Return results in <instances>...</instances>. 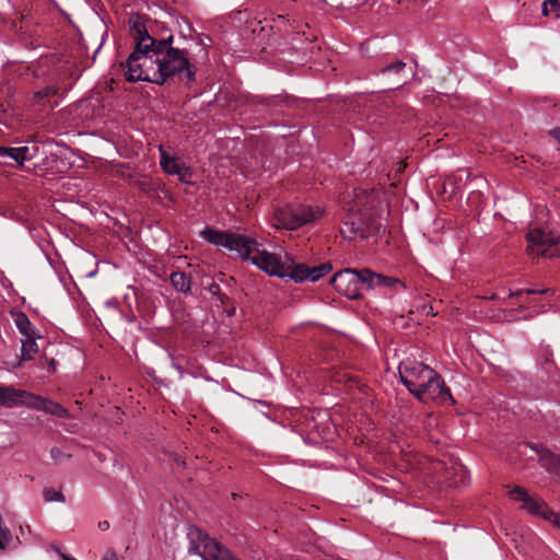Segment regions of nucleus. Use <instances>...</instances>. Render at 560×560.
I'll list each match as a JSON object with an SVG mask.
<instances>
[{
  "label": "nucleus",
  "instance_id": "obj_3",
  "mask_svg": "<svg viewBox=\"0 0 560 560\" xmlns=\"http://www.w3.org/2000/svg\"><path fill=\"white\" fill-rule=\"evenodd\" d=\"M377 279L373 277L370 269H343L336 272L330 283L335 290L350 300H358L362 296V290H371V281Z\"/></svg>",
  "mask_w": 560,
  "mask_h": 560
},
{
  "label": "nucleus",
  "instance_id": "obj_11",
  "mask_svg": "<svg viewBox=\"0 0 560 560\" xmlns=\"http://www.w3.org/2000/svg\"><path fill=\"white\" fill-rule=\"evenodd\" d=\"M159 153L160 166L164 173L167 175H176L184 184H191V171L180 159L171 156L162 145L159 147Z\"/></svg>",
  "mask_w": 560,
  "mask_h": 560
},
{
  "label": "nucleus",
  "instance_id": "obj_28",
  "mask_svg": "<svg viewBox=\"0 0 560 560\" xmlns=\"http://www.w3.org/2000/svg\"><path fill=\"white\" fill-rule=\"evenodd\" d=\"M545 520L556 525L558 528H560V514L552 511L545 513Z\"/></svg>",
  "mask_w": 560,
  "mask_h": 560
},
{
  "label": "nucleus",
  "instance_id": "obj_39",
  "mask_svg": "<svg viewBox=\"0 0 560 560\" xmlns=\"http://www.w3.org/2000/svg\"><path fill=\"white\" fill-rule=\"evenodd\" d=\"M557 19H560V9L557 11Z\"/></svg>",
  "mask_w": 560,
  "mask_h": 560
},
{
  "label": "nucleus",
  "instance_id": "obj_22",
  "mask_svg": "<svg viewBox=\"0 0 560 560\" xmlns=\"http://www.w3.org/2000/svg\"><path fill=\"white\" fill-rule=\"evenodd\" d=\"M44 406H45V409H42V411H44L48 415L56 416L59 418H68L69 417L68 409H66L59 402H56L49 398L46 399V404Z\"/></svg>",
  "mask_w": 560,
  "mask_h": 560
},
{
  "label": "nucleus",
  "instance_id": "obj_12",
  "mask_svg": "<svg viewBox=\"0 0 560 560\" xmlns=\"http://www.w3.org/2000/svg\"><path fill=\"white\" fill-rule=\"evenodd\" d=\"M20 545L21 541L19 537L11 533L2 516L0 515V555L16 549Z\"/></svg>",
  "mask_w": 560,
  "mask_h": 560
},
{
  "label": "nucleus",
  "instance_id": "obj_34",
  "mask_svg": "<svg viewBox=\"0 0 560 560\" xmlns=\"http://www.w3.org/2000/svg\"><path fill=\"white\" fill-rule=\"evenodd\" d=\"M98 528H100L101 530H107V529L109 528V522H107V521H101V522L98 523Z\"/></svg>",
  "mask_w": 560,
  "mask_h": 560
},
{
  "label": "nucleus",
  "instance_id": "obj_2",
  "mask_svg": "<svg viewBox=\"0 0 560 560\" xmlns=\"http://www.w3.org/2000/svg\"><path fill=\"white\" fill-rule=\"evenodd\" d=\"M384 214L385 203L378 191L355 190L341 221L340 234L348 241L377 236L385 232Z\"/></svg>",
  "mask_w": 560,
  "mask_h": 560
},
{
  "label": "nucleus",
  "instance_id": "obj_4",
  "mask_svg": "<svg viewBox=\"0 0 560 560\" xmlns=\"http://www.w3.org/2000/svg\"><path fill=\"white\" fill-rule=\"evenodd\" d=\"M244 249L245 252H242L240 256L243 260L250 261L270 276L285 278V265L281 262L276 254L265 250L261 244L249 237Z\"/></svg>",
  "mask_w": 560,
  "mask_h": 560
},
{
  "label": "nucleus",
  "instance_id": "obj_38",
  "mask_svg": "<svg viewBox=\"0 0 560 560\" xmlns=\"http://www.w3.org/2000/svg\"><path fill=\"white\" fill-rule=\"evenodd\" d=\"M175 460H176V463H177L178 465H185V462H184V460H180V458H179V457H176V458H175Z\"/></svg>",
  "mask_w": 560,
  "mask_h": 560
},
{
  "label": "nucleus",
  "instance_id": "obj_36",
  "mask_svg": "<svg viewBox=\"0 0 560 560\" xmlns=\"http://www.w3.org/2000/svg\"><path fill=\"white\" fill-rule=\"evenodd\" d=\"M57 552L59 553L61 560H77L72 557H68V556L63 555L59 549H57Z\"/></svg>",
  "mask_w": 560,
  "mask_h": 560
},
{
  "label": "nucleus",
  "instance_id": "obj_24",
  "mask_svg": "<svg viewBox=\"0 0 560 560\" xmlns=\"http://www.w3.org/2000/svg\"><path fill=\"white\" fill-rule=\"evenodd\" d=\"M560 9V0H546L541 5L545 16L553 15L557 19V11Z\"/></svg>",
  "mask_w": 560,
  "mask_h": 560
},
{
  "label": "nucleus",
  "instance_id": "obj_31",
  "mask_svg": "<svg viewBox=\"0 0 560 560\" xmlns=\"http://www.w3.org/2000/svg\"><path fill=\"white\" fill-rule=\"evenodd\" d=\"M0 158L13 160V147H0Z\"/></svg>",
  "mask_w": 560,
  "mask_h": 560
},
{
  "label": "nucleus",
  "instance_id": "obj_33",
  "mask_svg": "<svg viewBox=\"0 0 560 560\" xmlns=\"http://www.w3.org/2000/svg\"><path fill=\"white\" fill-rule=\"evenodd\" d=\"M102 560H118V557L114 550H108L106 551Z\"/></svg>",
  "mask_w": 560,
  "mask_h": 560
},
{
  "label": "nucleus",
  "instance_id": "obj_30",
  "mask_svg": "<svg viewBox=\"0 0 560 560\" xmlns=\"http://www.w3.org/2000/svg\"><path fill=\"white\" fill-rule=\"evenodd\" d=\"M49 454L51 459L56 463L66 457V454L59 447H51Z\"/></svg>",
  "mask_w": 560,
  "mask_h": 560
},
{
  "label": "nucleus",
  "instance_id": "obj_23",
  "mask_svg": "<svg viewBox=\"0 0 560 560\" xmlns=\"http://www.w3.org/2000/svg\"><path fill=\"white\" fill-rule=\"evenodd\" d=\"M331 270V265L329 262H324L318 266L308 267V281L315 282L323 278L326 273Z\"/></svg>",
  "mask_w": 560,
  "mask_h": 560
},
{
  "label": "nucleus",
  "instance_id": "obj_6",
  "mask_svg": "<svg viewBox=\"0 0 560 560\" xmlns=\"http://www.w3.org/2000/svg\"><path fill=\"white\" fill-rule=\"evenodd\" d=\"M412 395L422 402L429 400L445 402L450 400L452 404H455L450 388L445 385L444 380L436 371H434L433 375L429 376Z\"/></svg>",
  "mask_w": 560,
  "mask_h": 560
},
{
  "label": "nucleus",
  "instance_id": "obj_1",
  "mask_svg": "<svg viewBox=\"0 0 560 560\" xmlns=\"http://www.w3.org/2000/svg\"><path fill=\"white\" fill-rule=\"evenodd\" d=\"M128 24L135 47L122 65L127 81L163 85L168 79L177 78L187 86L196 82V66L190 62L187 49L173 46L172 34L154 37L140 14H132Z\"/></svg>",
  "mask_w": 560,
  "mask_h": 560
},
{
  "label": "nucleus",
  "instance_id": "obj_8",
  "mask_svg": "<svg viewBox=\"0 0 560 560\" xmlns=\"http://www.w3.org/2000/svg\"><path fill=\"white\" fill-rule=\"evenodd\" d=\"M527 250L530 255L555 257L556 249L553 247L560 242V235L535 228L527 233Z\"/></svg>",
  "mask_w": 560,
  "mask_h": 560
},
{
  "label": "nucleus",
  "instance_id": "obj_32",
  "mask_svg": "<svg viewBox=\"0 0 560 560\" xmlns=\"http://www.w3.org/2000/svg\"><path fill=\"white\" fill-rule=\"evenodd\" d=\"M458 472L460 474L462 477L460 486H466L468 483V475L466 469L464 467H460Z\"/></svg>",
  "mask_w": 560,
  "mask_h": 560
},
{
  "label": "nucleus",
  "instance_id": "obj_13",
  "mask_svg": "<svg viewBox=\"0 0 560 560\" xmlns=\"http://www.w3.org/2000/svg\"><path fill=\"white\" fill-rule=\"evenodd\" d=\"M46 397L35 395L31 392L20 389L19 390V399H18V407L25 406L31 409L42 411V409H45L46 404Z\"/></svg>",
  "mask_w": 560,
  "mask_h": 560
},
{
  "label": "nucleus",
  "instance_id": "obj_10",
  "mask_svg": "<svg viewBox=\"0 0 560 560\" xmlns=\"http://www.w3.org/2000/svg\"><path fill=\"white\" fill-rule=\"evenodd\" d=\"M510 499L522 502V509L527 511L532 515L541 516L545 520V513L551 512L550 509L547 508L545 501L541 499L532 497L527 493L526 489L520 486H514L509 491Z\"/></svg>",
  "mask_w": 560,
  "mask_h": 560
},
{
  "label": "nucleus",
  "instance_id": "obj_14",
  "mask_svg": "<svg viewBox=\"0 0 560 560\" xmlns=\"http://www.w3.org/2000/svg\"><path fill=\"white\" fill-rule=\"evenodd\" d=\"M39 147L36 142L30 144L13 147V161L19 165H23L26 161H31L38 155Z\"/></svg>",
  "mask_w": 560,
  "mask_h": 560
},
{
  "label": "nucleus",
  "instance_id": "obj_26",
  "mask_svg": "<svg viewBox=\"0 0 560 560\" xmlns=\"http://www.w3.org/2000/svg\"><path fill=\"white\" fill-rule=\"evenodd\" d=\"M406 67V63L401 60H396L395 62L393 63H389L387 66H385L384 68H382L381 70V73L382 74H392V73H399L400 71H402Z\"/></svg>",
  "mask_w": 560,
  "mask_h": 560
},
{
  "label": "nucleus",
  "instance_id": "obj_21",
  "mask_svg": "<svg viewBox=\"0 0 560 560\" xmlns=\"http://www.w3.org/2000/svg\"><path fill=\"white\" fill-rule=\"evenodd\" d=\"M373 277H376L378 279H373V281H371V290L378 287L395 288L396 285H400L402 288H406V285L397 278H390L375 272H373Z\"/></svg>",
  "mask_w": 560,
  "mask_h": 560
},
{
  "label": "nucleus",
  "instance_id": "obj_29",
  "mask_svg": "<svg viewBox=\"0 0 560 560\" xmlns=\"http://www.w3.org/2000/svg\"><path fill=\"white\" fill-rule=\"evenodd\" d=\"M550 290L548 288H544V289H526V290H520V291H516L514 293H511V296H514V295H520L522 293H527V294H546L548 293Z\"/></svg>",
  "mask_w": 560,
  "mask_h": 560
},
{
  "label": "nucleus",
  "instance_id": "obj_25",
  "mask_svg": "<svg viewBox=\"0 0 560 560\" xmlns=\"http://www.w3.org/2000/svg\"><path fill=\"white\" fill-rule=\"evenodd\" d=\"M44 500L47 502H65L66 498L65 495L56 490L55 488H46L43 492Z\"/></svg>",
  "mask_w": 560,
  "mask_h": 560
},
{
  "label": "nucleus",
  "instance_id": "obj_19",
  "mask_svg": "<svg viewBox=\"0 0 560 560\" xmlns=\"http://www.w3.org/2000/svg\"><path fill=\"white\" fill-rule=\"evenodd\" d=\"M14 324L19 331L24 336H34L37 334V329L35 326L31 323L28 317L24 313H19L14 318Z\"/></svg>",
  "mask_w": 560,
  "mask_h": 560
},
{
  "label": "nucleus",
  "instance_id": "obj_15",
  "mask_svg": "<svg viewBox=\"0 0 560 560\" xmlns=\"http://www.w3.org/2000/svg\"><path fill=\"white\" fill-rule=\"evenodd\" d=\"M539 464L547 472L560 478V455L544 452L539 457Z\"/></svg>",
  "mask_w": 560,
  "mask_h": 560
},
{
  "label": "nucleus",
  "instance_id": "obj_16",
  "mask_svg": "<svg viewBox=\"0 0 560 560\" xmlns=\"http://www.w3.org/2000/svg\"><path fill=\"white\" fill-rule=\"evenodd\" d=\"M19 390L12 386L0 385V407H18Z\"/></svg>",
  "mask_w": 560,
  "mask_h": 560
},
{
  "label": "nucleus",
  "instance_id": "obj_7",
  "mask_svg": "<svg viewBox=\"0 0 560 560\" xmlns=\"http://www.w3.org/2000/svg\"><path fill=\"white\" fill-rule=\"evenodd\" d=\"M398 373L400 382L412 394L429 376L433 375L434 370L421 362L406 360L400 362Z\"/></svg>",
  "mask_w": 560,
  "mask_h": 560
},
{
  "label": "nucleus",
  "instance_id": "obj_17",
  "mask_svg": "<svg viewBox=\"0 0 560 560\" xmlns=\"http://www.w3.org/2000/svg\"><path fill=\"white\" fill-rule=\"evenodd\" d=\"M174 289L183 294H189L191 291V280L188 275L182 271H174L170 276Z\"/></svg>",
  "mask_w": 560,
  "mask_h": 560
},
{
  "label": "nucleus",
  "instance_id": "obj_27",
  "mask_svg": "<svg viewBox=\"0 0 560 560\" xmlns=\"http://www.w3.org/2000/svg\"><path fill=\"white\" fill-rule=\"evenodd\" d=\"M55 93H56V90L52 86H46V88L35 92L34 100H35V102L39 103L45 97H48V96H50V95H52Z\"/></svg>",
  "mask_w": 560,
  "mask_h": 560
},
{
  "label": "nucleus",
  "instance_id": "obj_20",
  "mask_svg": "<svg viewBox=\"0 0 560 560\" xmlns=\"http://www.w3.org/2000/svg\"><path fill=\"white\" fill-rule=\"evenodd\" d=\"M37 334L34 336L24 337L22 340V360L27 361L33 358L35 353L38 351V346L36 343Z\"/></svg>",
  "mask_w": 560,
  "mask_h": 560
},
{
  "label": "nucleus",
  "instance_id": "obj_5",
  "mask_svg": "<svg viewBox=\"0 0 560 560\" xmlns=\"http://www.w3.org/2000/svg\"><path fill=\"white\" fill-rule=\"evenodd\" d=\"M324 214L319 207L300 206L277 209L275 218L287 230H296Z\"/></svg>",
  "mask_w": 560,
  "mask_h": 560
},
{
  "label": "nucleus",
  "instance_id": "obj_18",
  "mask_svg": "<svg viewBox=\"0 0 560 560\" xmlns=\"http://www.w3.org/2000/svg\"><path fill=\"white\" fill-rule=\"evenodd\" d=\"M308 267L304 264L285 266V278L292 279L296 283L308 281Z\"/></svg>",
  "mask_w": 560,
  "mask_h": 560
},
{
  "label": "nucleus",
  "instance_id": "obj_35",
  "mask_svg": "<svg viewBox=\"0 0 560 560\" xmlns=\"http://www.w3.org/2000/svg\"><path fill=\"white\" fill-rule=\"evenodd\" d=\"M170 357H171V359H172V366H173L174 369H176V370L180 373V375H182V374H183L182 366H180V365H178V364H176V363L174 362V357H173L172 354H170Z\"/></svg>",
  "mask_w": 560,
  "mask_h": 560
},
{
  "label": "nucleus",
  "instance_id": "obj_37",
  "mask_svg": "<svg viewBox=\"0 0 560 560\" xmlns=\"http://www.w3.org/2000/svg\"><path fill=\"white\" fill-rule=\"evenodd\" d=\"M96 273H97V269H94V270H92L91 272H89V273H88V277H89V278H92V277H94Z\"/></svg>",
  "mask_w": 560,
  "mask_h": 560
},
{
  "label": "nucleus",
  "instance_id": "obj_9",
  "mask_svg": "<svg viewBox=\"0 0 560 560\" xmlns=\"http://www.w3.org/2000/svg\"><path fill=\"white\" fill-rule=\"evenodd\" d=\"M200 236L215 246H222L229 250L236 252L240 256L242 252H245L244 248L248 244L249 240L248 236L242 234L225 232L212 228L203 229L200 232Z\"/></svg>",
  "mask_w": 560,
  "mask_h": 560
}]
</instances>
